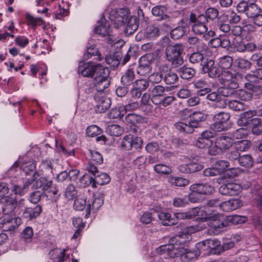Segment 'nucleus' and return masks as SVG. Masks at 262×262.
I'll list each match as a JSON object with an SVG mask.
<instances>
[{"mask_svg":"<svg viewBox=\"0 0 262 262\" xmlns=\"http://www.w3.org/2000/svg\"><path fill=\"white\" fill-rule=\"evenodd\" d=\"M242 78V75L238 72L225 70L222 71L219 82L225 87L236 89L239 87L238 81Z\"/></svg>","mask_w":262,"mask_h":262,"instance_id":"5","label":"nucleus"},{"mask_svg":"<svg viewBox=\"0 0 262 262\" xmlns=\"http://www.w3.org/2000/svg\"><path fill=\"white\" fill-rule=\"evenodd\" d=\"M189 190L197 194L210 195L214 191V188L208 183H195L189 187Z\"/></svg>","mask_w":262,"mask_h":262,"instance_id":"13","label":"nucleus"},{"mask_svg":"<svg viewBox=\"0 0 262 262\" xmlns=\"http://www.w3.org/2000/svg\"><path fill=\"white\" fill-rule=\"evenodd\" d=\"M192 23L193 25L192 26V31L194 34L199 35H203L208 31V28L206 25L197 23Z\"/></svg>","mask_w":262,"mask_h":262,"instance_id":"49","label":"nucleus"},{"mask_svg":"<svg viewBox=\"0 0 262 262\" xmlns=\"http://www.w3.org/2000/svg\"><path fill=\"white\" fill-rule=\"evenodd\" d=\"M109 70L105 68L104 69V72L101 73L100 76L98 75V77L95 78V86L98 92H102L104 89L108 88L110 85Z\"/></svg>","mask_w":262,"mask_h":262,"instance_id":"12","label":"nucleus"},{"mask_svg":"<svg viewBox=\"0 0 262 262\" xmlns=\"http://www.w3.org/2000/svg\"><path fill=\"white\" fill-rule=\"evenodd\" d=\"M206 17L208 20H214L216 19L219 15V10L214 7H209L205 11Z\"/></svg>","mask_w":262,"mask_h":262,"instance_id":"55","label":"nucleus"},{"mask_svg":"<svg viewBox=\"0 0 262 262\" xmlns=\"http://www.w3.org/2000/svg\"><path fill=\"white\" fill-rule=\"evenodd\" d=\"M256 116L255 111H248L242 113L237 121L239 126L247 127L250 125L251 122L254 116Z\"/></svg>","mask_w":262,"mask_h":262,"instance_id":"19","label":"nucleus"},{"mask_svg":"<svg viewBox=\"0 0 262 262\" xmlns=\"http://www.w3.org/2000/svg\"><path fill=\"white\" fill-rule=\"evenodd\" d=\"M199 247L203 250L210 248L214 249L220 245V242L217 239H208L198 244Z\"/></svg>","mask_w":262,"mask_h":262,"instance_id":"36","label":"nucleus"},{"mask_svg":"<svg viewBox=\"0 0 262 262\" xmlns=\"http://www.w3.org/2000/svg\"><path fill=\"white\" fill-rule=\"evenodd\" d=\"M248 135V130L244 128H241L233 131L231 133V137L235 139H241Z\"/></svg>","mask_w":262,"mask_h":262,"instance_id":"58","label":"nucleus"},{"mask_svg":"<svg viewBox=\"0 0 262 262\" xmlns=\"http://www.w3.org/2000/svg\"><path fill=\"white\" fill-rule=\"evenodd\" d=\"M125 120L127 123L135 125L137 123L142 122L143 121V118L140 115H138L135 113H130L125 116Z\"/></svg>","mask_w":262,"mask_h":262,"instance_id":"46","label":"nucleus"},{"mask_svg":"<svg viewBox=\"0 0 262 262\" xmlns=\"http://www.w3.org/2000/svg\"><path fill=\"white\" fill-rule=\"evenodd\" d=\"M154 168V170L158 173L167 174L171 172V169L164 164H156Z\"/></svg>","mask_w":262,"mask_h":262,"instance_id":"59","label":"nucleus"},{"mask_svg":"<svg viewBox=\"0 0 262 262\" xmlns=\"http://www.w3.org/2000/svg\"><path fill=\"white\" fill-rule=\"evenodd\" d=\"M233 63L232 58L230 56H224L220 58L219 62V66L223 69H228L230 68Z\"/></svg>","mask_w":262,"mask_h":262,"instance_id":"48","label":"nucleus"},{"mask_svg":"<svg viewBox=\"0 0 262 262\" xmlns=\"http://www.w3.org/2000/svg\"><path fill=\"white\" fill-rule=\"evenodd\" d=\"M261 9L254 3H249V6L245 13L246 16L253 19L259 13H261Z\"/></svg>","mask_w":262,"mask_h":262,"instance_id":"31","label":"nucleus"},{"mask_svg":"<svg viewBox=\"0 0 262 262\" xmlns=\"http://www.w3.org/2000/svg\"><path fill=\"white\" fill-rule=\"evenodd\" d=\"M104 194L103 193L99 192L93 195L92 200H88L85 209L86 213L85 217H89L91 212L95 213L103 205Z\"/></svg>","mask_w":262,"mask_h":262,"instance_id":"9","label":"nucleus"},{"mask_svg":"<svg viewBox=\"0 0 262 262\" xmlns=\"http://www.w3.org/2000/svg\"><path fill=\"white\" fill-rule=\"evenodd\" d=\"M86 203V198L84 196L77 197L74 202V208L78 211H82L85 207Z\"/></svg>","mask_w":262,"mask_h":262,"instance_id":"50","label":"nucleus"},{"mask_svg":"<svg viewBox=\"0 0 262 262\" xmlns=\"http://www.w3.org/2000/svg\"><path fill=\"white\" fill-rule=\"evenodd\" d=\"M165 88L161 85H158L154 86L150 89L151 95L154 96H163L165 93Z\"/></svg>","mask_w":262,"mask_h":262,"instance_id":"64","label":"nucleus"},{"mask_svg":"<svg viewBox=\"0 0 262 262\" xmlns=\"http://www.w3.org/2000/svg\"><path fill=\"white\" fill-rule=\"evenodd\" d=\"M122 58V53L117 51L113 54L106 55L105 57V61L108 64L113 67H116L120 64Z\"/></svg>","mask_w":262,"mask_h":262,"instance_id":"23","label":"nucleus"},{"mask_svg":"<svg viewBox=\"0 0 262 262\" xmlns=\"http://www.w3.org/2000/svg\"><path fill=\"white\" fill-rule=\"evenodd\" d=\"M219 192L225 195H236L241 192V186L236 183H227L221 185L219 189Z\"/></svg>","mask_w":262,"mask_h":262,"instance_id":"15","label":"nucleus"},{"mask_svg":"<svg viewBox=\"0 0 262 262\" xmlns=\"http://www.w3.org/2000/svg\"><path fill=\"white\" fill-rule=\"evenodd\" d=\"M45 195V192L39 190H35L30 194L29 200L33 204L38 203L41 198Z\"/></svg>","mask_w":262,"mask_h":262,"instance_id":"52","label":"nucleus"},{"mask_svg":"<svg viewBox=\"0 0 262 262\" xmlns=\"http://www.w3.org/2000/svg\"><path fill=\"white\" fill-rule=\"evenodd\" d=\"M254 161L252 157L250 155L241 156L237 161V164L246 168H249L253 166Z\"/></svg>","mask_w":262,"mask_h":262,"instance_id":"35","label":"nucleus"},{"mask_svg":"<svg viewBox=\"0 0 262 262\" xmlns=\"http://www.w3.org/2000/svg\"><path fill=\"white\" fill-rule=\"evenodd\" d=\"M89 184L92 187L96 188L97 184L99 185H103L106 184L110 182L111 178L110 176L105 173H101L97 174L94 178L93 177H89Z\"/></svg>","mask_w":262,"mask_h":262,"instance_id":"17","label":"nucleus"},{"mask_svg":"<svg viewBox=\"0 0 262 262\" xmlns=\"http://www.w3.org/2000/svg\"><path fill=\"white\" fill-rule=\"evenodd\" d=\"M125 111H134L138 108L141 110V105L139 101L130 100L129 102L124 106Z\"/></svg>","mask_w":262,"mask_h":262,"instance_id":"63","label":"nucleus"},{"mask_svg":"<svg viewBox=\"0 0 262 262\" xmlns=\"http://www.w3.org/2000/svg\"><path fill=\"white\" fill-rule=\"evenodd\" d=\"M126 23L124 31L127 35L132 34L138 28L139 23L137 17L135 16H131L128 18Z\"/></svg>","mask_w":262,"mask_h":262,"instance_id":"22","label":"nucleus"},{"mask_svg":"<svg viewBox=\"0 0 262 262\" xmlns=\"http://www.w3.org/2000/svg\"><path fill=\"white\" fill-rule=\"evenodd\" d=\"M204 63L201 66L202 71L204 73H209V72L215 67L214 61L212 59H209L205 58Z\"/></svg>","mask_w":262,"mask_h":262,"instance_id":"54","label":"nucleus"},{"mask_svg":"<svg viewBox=\"0 0 262 262\" xmlns=\"http://www.w3.org/2000/svg\"><path fill=\"white\" fill-rule=\"evenodd\" d=\"M142 143L143 140L141 138L128 135L122 139L120 146L121 149L126 150H138L141 149Z\"/></svg>","mask_w":262,"mask_h":262,"instance_id":"8","label":"nucleus"},{"mask_svg":"<svg viewBox=\"0 0 262 262\" xmlns=\"http://www.w3.org/2000/svg\"><path fill=\"white\" fill-rule=\"evenodd\" d=\"M208 19L206 17V14H200L196 16V14L194 13H191L189 15V23H197L206 25L208 23Z\"/></svg>","mask_w":262,"mask_h":262,"instance_id":"44","label":"nucleus"},{"mask_svg":"<svg viewBox=\"0 0 262 262\" xmlns=\"http://www.w3.org/2000/svg\"><path fill=\"white\" fill-rule=\"evenodd\" d=\"M203 51L196 50V52L191 53L189 56V61L192 64L196 66H201L205 60L204 57L202 52Z\"/></svg>","mask_w":262,"mask_h":262,"instance_id":"24","label":"nucleus"},{"mask_svg":"<svg viewBox=\"0 0 262 262\" xmlns=\"http://www.w3.org/2000/svg\"><path fill=\"white\" fill-rule=\"evenodd\" d=\"M167 9L164 6H157L154 7L152 9V13L154 16L159 17V20H165L166 22L170 20L169 16L165 13L166 12Z\"/></svg>","mask_w":262,"mask_h":262,"instance_id":"26","label":"nucleus"},{"mask_svg":"<svg viewBox=\"0 0 262 262\" xmlns=\"http://www.w3.org/2000/svg\"><path fill=\"white\" fill-rule=\"evenodd\" d=\"M200 211V209L199 208H193L191 210H189L187 212L184 213H176L174 215L176 217L178 220H185V219H191L196 216L199 215V213Z\"/></svg>","mask_w":262,"mask_h":262,"instance_id":"27","label":"nucleus"},{"mask_svg":"<svg viewBox=\"0 0 262 262\" xmlns=\"http://www.w3.org/2000/svg\"><path fill=\"white\" fill-rule=\"evenodd\" d=\"M245 86L248 90L251 91L252 94L255 95H258L262 93L261 85L254 84L250 82H247L245 84Z\"/></svg>","mask_w":262,"mask_h":262,"instance_id":"56","label":"nucleus"},{"mask_svg":"<svg viewBox=\"0 0 262 262\" xmlns=\"http://www.w3.org/2000/svg\"><path fill=\"white\" fill-rule=\"evenodd\" d=\"M179 79L178 75L172 71L166 73L163 78V80L167 84H173L176 83Z\"/></svg>","mask_w":262,"mask_h":262,"instance_id":"47","label":"nucleus"},{"mask_svg":"<svg viewBox=\"0 0 262 262\" xmlns=\"http://www.w3.org/2000/svg\"><path fill=\"white\" fill-rule=\"evenodd\" d=\"M94 99L96 102L97 111L99 113L105 112L111 106V99L106 97L103 93H96L94 95Z\"/></svg>","mask_w":262,"mask_h":262,"instance_id":"11","label":"nucleus"},{"mask_svg":"<svg viewBox=\"0 0 262 262\" xmlns=\"http://www.w3.org/2000/svg\"><path fill=\"white\" fill-rule=\"evenodd\" d=\"M77 194L76 187L72 184H69L66 188L64 196L68 200H72L77 196Z\"/></svg>","mask_w":262,"mask_h":262,"instance_id":"43","label":"nucleus"},{"mask_svg":"<svg viewBox=\"0 0 262 262\" xmlns=\"http://www.w3.org/2000/svg\"><path fill=\"white\" fill-rule=\"evenodd\" d=\"M242 206V201L239 199H236L222 202L221 208L222 210L229 212L237 209Z\"/></svg>","mask_w":262,"mask_h":262,"instance_id":"21","label":"nucleus"},{"mask_svg":"<svg viewBox=\"0 0 262 262\" xmlns=\"http://www.w3.org/2000/svg\"><path fill=\"white\" fill-rule=\"evenodd\" d=\"M41 212V206L37 205L34 207L26 208L23 213V216L27 220H32L38 217Z\"/></svg>","mask_w":262,"mask_h":262,"instance_id":"18","label":"nucleus"},{"mask_svg":"<svg viewBox=\"0 0 262 262\" xmlns=\"http://www.w3.org/2000/svg\"><path fill=\"white\" fill-rule=\"evenodd\" d=\"M215 141L217 146L222 150L226 151L229 149L232 145L233 140L231 138L227 136H222L216 138Z\"/></svg>","mask_w":262,"mask_h":262,"instance_id":"20","label":"nucleus"},{"mask_svg":"<svg viewBox=\"0 0 262 262\" xmlns=\"http://www.w3.org/2000/svg\"><path fill=\"white\" fill-rule=\"evenodd\" d=\"M226 220L227 226H229L230 225H236L245 223L247 220V217L237 215H230L226 217Z\"/></svg>","mask_w":262,"mask_h":262,"instance_id":"40","label":"nucleus"},{"mask_svg":"<svg viewBox=\"0 0 262 262\" xmlns=\"http://www.w3.org/2000/svg\"><path fill=\"white\" fill-rule=\"evenodd\" d=\"M93 56H96V58L97 60H101L103 57H101L100 53L99 52L97 48L94 46H90L87 48L86 53L83 55V58L85 60H88L91 58Z\"/></svg>","mask_w":262,"mask_h":262,"instance_id":"33","label":"nucleus"},{"mask_svg":"<svg viewBox=\"0 0 262 262\" xmlns=\"http://www.w3.org/2000/svg\"><path fill=\"white\" fill-rule=\"evenodd\" d=\"M158 217L164 226H172L176 224L175 220L171 219L170 214L168 212H160L158 214Z\"/></svg>","mask_w":262,"mask_h":262,"instance_id":"37","label":"nucleus"},{"mask_svg":"<svg viewBox=\"0 0 262 262\" xmlns=\"http://www.w3.org/2000/svg\"><path fill=\"white\" fill-rule=\"evenodd\" d=\"M180 77L185 80H190L195 75V70L191 68L183 66L178 70Z\"/></svg>","mask_w":262,"mask_h":262,"instance_id":"25","label":"nucleus"},{"mask_svg":"<svg viewBox=\"0 0 262 262\" xmlns=\"http://www.w3.org/2000/svg\"><path fill=\"white\" fill-rule=\"evenodd\" d=\"M167 180L171 184L178 187L185 186L189 183V181L188 179L182 177L170 176L168 178Z\"/></svg>","mask_w":262,"mask_h":262,"instance_id":"32","label":"nucleus"},{"mask_svg":"<svg viewBox=\"0 0 262 262\" xmlns=\"http://www.w3.org/2000/svg\"><path fill=\"white\" fill-rule=\"evenodd\" d=\"M241 156L240 153L236 150L231 151L226 154V158L230 161L232 162L234 164H237V161Z\"/></svg>","mask_w":262,"mask_h":262,"instance_id":"61","label":"nucleus"},{"mask_svg":"<svg viewBox=\"0 0 262 262\" xmlns=\"http://www.w3.org/2000/svg\"><path fill=\"white\" fill-rule=\"evenodd\" d=\"M36 162L34 160L17 161L11 167L13 169L18 167L26 174H32L33 180H36L39 176V173L36 169Z\"/></svg>","mask_w":262,"mask_h":262,"instance_id":"7","label":"nucleus"},{"mask_svg":"<svg viewBox=\"0 0 262 262\" xmlns=\"http://www.w3.org/2000/svg\"><path fill=\"white\" fill-rule=\"evenodd\" d=\"M251 145V143L250 141L247 140H243L234 144V149L237 150L238 152L245 151L247 150Z\"/></svg>","mask_w":262,"mask_h":262,"instance_id":"42","label":"nucleus"},{"mask_svg":"<svg viewBox=\"0 0 262 262\" xmlns=\"http://www.w3.org/2000/svg\"><path fill=\"white\" fill-rule=\"evenodd\" d=\"M185 32L184 27L178 26L171 31L170 36L173 39H179L185 34Z\"/></svg>","mask_w":262,"mask_h":262,"instance_id":"51","label":"nucleus"},{"mask_svg":"<svg viewBox=\"0 0 262 262\" xmlns=\"http://www.w3.org/2000/svg\"><path fill=\"white\" fill-rule=\"evenodd\" d=\"M129 17L127 8H122L113 10L110 13V19L114 21V26L119 28L126 24Z\"/></svg>","mask_w":262,"mask_h":262,"instance_id":"6","label":"nucleus"},{"mask_svg":"<svg viewBox=\"0 0 262 262\" xmlns=\"http://www.w3.org/2000/svg\"><path fill=\"white\" fill-rule=\"evenodd\" d=\"M160 34V31L159 27L156 25L148 26L145 31V36L148 38H155Z\"/></svg>","mask_w":262,"mask_h":262,"instance_id":"29","label":"nucleus"},{"mask_svg":"<svg viewBox=\"0 0 262 262\" xmlns=\"http://www.w3.org/2000/svg\"><path fill=\"white\" fill-rule=\"evenodd\" d=\"M0 203L3 205L2 211L5 214H8L13 212L17 205L16 199L10 196L0 199Z\"/></svg>","mask_w":262,"mask_h":262,"instance_id":"14","label":"nucleus"},{"mask_svg":"<svg viewBox=\"0 0 262 262\" xmlns=\"http://www.w3.org/2000/svg\"><path fill=\"white\" fill-rule=\"evenodd\" d=\"M164 77L161 72H155L150 75L148 77V81L153 83H159Z\"/></svg>","mask_w":262,"mask_h":262,"instance_id":"62","label":"nucleus"},{"mask_svg":"<svg viewBox=\"0 0 262 262\" xmlns=\"http://www.w3.org/2000/svg\"><path fill=\"white\" fill-rule=\"evenodd\" d=\"M229 114L220 112L213 116L214 123L212 125V129L216 132H221L227 129V121L230 119Z\"/></svg>","mask_w":262,"mask_h":262,"instance_id":"10","label":"nucleus"},{"mask_svg":"<svg viewBox=\"0 0 262 262\" xmlns=\"http://www.w3.org/2000/svg\"><path fill=\"white\" fill-rule=\"evenodd\" d=\"M182 237L178 235L172 237L169 240V244L159 247L156 252L159 255L158 262H180L188 261L197 257L193 252L187 251L179 245L184 243Z\"/></svg>","mask_w":262,"mask_h":262,"instance_id":"1","label":"nucleus"},{"mask_svg":"<svg viewBox=\"0 0 262 262\" xmlns=\"http://www.w3.org/2000/svg\"><path fill=\"white\" fill-rule=\"evenodd\" d=\"M106 133L112 136H119L121 135L123 132V128L120 125L117 124H111L108 125L106 129Z\"/></svg>","mask_w":262,"mask_h":262,"instance_id":"34","label":"nucleus"},{"mask_svg":"<svg viewBox=\"0 0 262 262\" xmlns=\"http://www.w3.org/2000/svg\"><path fill=\"white\" fill-rule=\"evenodd\" d=\"M66 250H61L56 249L52 250L50 253V256L52 259H55V262H63L64 260Z\"/></svg>","mask_w":262,"mask_h":262,"instance_id":"45","label":"nucleus"},{"mask_svg":"<svg viewBox=\"0 0 262 262\" xmlns=\"http://www.w3.org/2000/svg\"><path fill=\"white\" fill-rule=\"evenodd\" d=\"M227 104L229 108L235 111H242L245 109L244 104L237 100H230Z\"/></svg>","mask_w":262,"mask_h":262,"instance_id":"53","label":"nucleus"},{"mask_svg":"<svg viewBox=\"0 0 262 262\" xmlns=\"http://www.w3.org/2000/svg\"><path fill=\"white\" fill-rule=\"evenodd\" d=\"M212 141L211 140H206L199 137L194 143V145L200 148L204 149L208 148L211 145Z\"/></svg>","mask_w":262,"mask_h":262,"instance_id":"57","label":"nucleus"},{"mask_svg":"<svg viewBox=\"0 0 262 262\" xmlns=\"http://www.w3.org/2000/svg\"><path fill=\"white\" fill-rule=\"evenodd\" d=\"M101 132V129L97 125H91L89 126L86 130V135L89 137H95L99 135Z\"/></svg>","mask_w":262,"mask_h":262,"instance_id":"60","label":"nucleus"},{"mask_svg":"<svg viewBox=\"0 0 262 262\" xmlns=\"http://www.w3.org/2000/svg\"><path fill=\"white\" fill-rule=\"evenodd\" d=\"M135 75L132 69H128L121 77V83L123 85L128 86L133 83Z\"/></svg>","mask_w":262,"mask_h":262,"instance_id":"28","label":"nucleus"},{"mask_svg":"<svg viewBox=\"0 0 262 262\" xmlns=\"http://www.w3.org/2000/svg\"><path fill=\"white\" fill-rule=\"evenodd\" d=\"M206 117L201 112H195L189 116L188 123L179 122L176 124V127L182 132L191 134L194 130V128L200 126L201 123L205 121Z\"/></svg>","mask_w":262,"mask_h":262,"instance_id":"3","label":"nucleus"},{"mask_svg":"<svg viewBox=\"0 0 262 262\" xmlns=\"http://www.w3.org/2000/svg\"><path fill=\"white\" fill-rule=\"evenodd\" d=\"M184 46L181 43H176L167 46L165 50L166 59L174 67H178L184 63L182 54Z\"/></svg>","mask_w":262,"mask_h":262,"instance_id":"2","label":"nucleus"},{"mask_svg":"<svg viewBox=\"0 0 262 262\" xmlns=\"http://www.w3.org/2000/svg\"><path fill=\"white\" fill-rule=\"evenodd\" d=\"M154 59V55L151 54H146L140 58L139 65L152 69L151 63Z\"/></svg>","mask_w":262,"mask_h":262,"instance_id":"41","label":"nucleus"},{"mask_svg":"<svg viewBox=\"0 0 262 262\" xmlns=\"http://www.w3.org/2000/svg\"><path fill=\"white\" fill-rule=\"evenodd\" d=\"M53 183V180L48 176H42L36 180L32 187L36 189H40L44 192L49 190Z\"/></svg>","mask_w":262,"mask_h":262,"instance_id":"16","label":"nucleus"},{"mask_svg":"<svg viewBox=\"0 0 262 262\" xmlns=\"http://www.w3.org/2000/svg\"><path fill=\"white\" fill-rule=\"evenodd\" d=\"M187 41L190 45H195L196 50L205 51L207 48L205 43L202 42L200 39L196 37H189Z\"/></svg>","mask_w":262,"mask_h":262,"instance_id":"38","label":"nucleus"},{"mask_svg":"<svg viewBox=\"0 0 262 262\" xmlns=\"http://www.w3.org/2000/svg\"><path fill=\"white\" fill-rule=\"evenodd\" d=\"M100 64H96L94 62L90 61L88 62L80 61L78 67V73L85 77L93 78L98 77L101 73L104 72V69Z\"/></svg>","mask_w":262,"mask_h":262,"instance_id":"4","label":"nucleus"},{"mask_svg":"<svg viewBox=\"0 0 262 262\" xmlns=\"http://www.w3.org/2000/svg\"><path fill=\"white\" fill-rule=\"evenodd\" d=\"M36 180H33V177L31 179H28L26 181L23 186L18 185H14L13 186V191H15V194L18 193L19 195H23L28 189L29 186Z\"/></svg>","mask_w":262,"mask_h":262,"instance_id":"39","label":"nucleus"},{"mask_svg":"<svg viewBox=\"0 0 262 262\" xmlns=\"http://www.w3.org/2000/svg\"><path fill=\"white\" fill-rule=\"evenodd\" d=\"M95 33L102 36L110 35V27L109 24L105 21L102 20V22L97 26L94 29Z\"/></svg>","mask_w":262,"mask_h":262,"instance_id":"30","label":"nucleus"}]
</instances>
